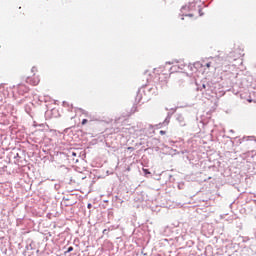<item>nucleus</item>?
<instances>
[{
  "label": "nucleus",
  "mask_w": 256,
  "mask_h": 256,
  "mask_svg": "<svg viewBox=\"0 0 256 256\" xmlns=\"http://www.w3.org/2000/svg\"><path fill=\"white\" fill-rule=\"evenodd\" d=\"M78 153L75 152V151H71L70 152V157H72V161L77 163L78 162V159H76L75 157H77Z\"/></svg>",
  "instance_id": "obj_3"
},
{
  "label": "nucleus",
  "mask_w": 256,
  "mask_h": 256,
  "mask_svg": "<svg viewBox=\"0 0 256 256\" xmlns=\"http://www.w3.org/2000/svg\"><path fill=\"white\" fill-rule=\"evenodd\" d=\"M91 207V204H88V208H90Z\"/></svg>",
  "instance_id": "obj_12"
},
{
  "label": "nucleus",
  "mask_w": 256,
  "mask_h": 256,
  "mask_svg": "<svg viewBox=\"0 0 256 256\" xmlns=\"http://www.w3.org/2000/svg\"><path fill=\"white\" fill-rule=\"evenodd\" d=\"M32 72L36 73L37 72V68H35V66L32 68Z\"/></svg>",
  "instance_id": "obj_10"
},
{
  "label": "nucleus",
  "mask_w": 256,
  "mask_h": 256,
  "mask_svg": "<svg viewBox=\"0 0 256 256\" xmlns=\"http://www.w3.org/2000/svg\"><path fill=\"white\" fill-rule=\"evenodd\" d=\"M159 134H160V135H165V134H166V132H165V131H163V130H160Z\"/></svg>",
  "instance_id": "obj_9"
},
{
  "label": "nucleus",
  "mask_w": 256,
  "mask_h": 256,
  "mask_svg": "<svg viewBox=\"0 0 256 256\" xmlns=\"http://www.w3.org/2000/svg\"><path fill=\"white\" fill-rule=\"evenodd\" d=\"M87 122H88V120L84 119V120L82 121V125H86Z\"/></svg>",
  "instance_id": "obj_8"
},
{
  "label": "nucleus",
  "mask_w": 256,
  "mask_h": 256,
  "mask_svg": "<svg viewBox=\"0 0 256 256\" xmlns=\"http://www.w3.org/2000/svg\"><path fill=\"white\" fill-rule=\"evenodd\" d=\"M249 103H252V100H248Z\"/></svg>",
  "instance_id": "obj_13"
},
{
  "label": "nucleus",
  "mask_w": 256,
  "mask_h": 256,
  "mask_svg": "<svg viewBox=\"0 0 256 256\" xmlns=\"http://www.w3.org/2000/svg\"><path fill=\"white\" fill-rule=\"evenodd\" d=\"M18 88H19L20 91L23 89L24 92H29V88L26 87L25 84L20 83V84L18 85Z\"/></svg>",
  "instance_id": "obj_4"
},
{
  "label": "nucleus",
  "mask_w": 256,
  "mask_h": 256,
  "mask_svg": "<svg viewBox=\"0 0 256 256\" xmlns=\"http://www.w3.org/2000/svg\"><path fill=\"white\" fill-rule=\"evenodd\" d=\"M211 66H212V63H211V62L205 64V67L208 68V69H209Z\"/></svg>",
  "instance_id": "obj_7"
},
{
  "label": "nucleus",
  "mask_w": 256,
  "mask_h": 256,
  "mask_svg": "<svg viewBox=\"0 0 256 256\" xmlns=\"http://www.w3.org/2000/svg\"><path fill=\"white\" fill-rule=\"evenodd\" d=\"M85 179V176H82L81 180Z\"/></svg>",
  "instance_id": "obj_11"
},
{
  "label": "nucleus",
  "mask_w": 256,
  "mask_h": 256,
  "mask_svg": "<svg viewBox=\"0 0 256 256\" xmlns=\"http://www.w3.org/2000/svg\"><path fill=\"white\" fill-rule=\"evenodd\" d=\"M8 97V91L0 87V102H3L4 99Z\"/></svg>",
  "instance_id": "obj_2"
},
{
  "label": "nucleus",
  "mask_w": 256,
  "mask_h": 256,
  "mask_svg": "<svg viewBox=\"0 0 256 256\" xmlns=\"http://www.w3.org/2000/svg\"><path fill=\"white\" fill-rule=\"evenodd\" d=\"M143 172H144L145 175L151 174V172L148 169H145V168H143Z\"/></svg>",
  "instance_id": "obj_6"
},
{
  "label": "nucleus",
  "mask_w": 256,
  "mask_h": 256,
  "mask_svg": "<svg viewBox=\"0 0 256 256\" xmlns=\"http://www.w3.org/2000/svg\"><path fill=\"white\" fill-rule=\"evenodd\" d=\"M40 81L39 76H36L35 74L33 77H28L26 79V83L32 86H38Z\"/></svg>",
  "instance_id": "obj_1"
},
{
  "label": "nucleus",
  "mask_w": 256,
  "mask_h": 256,
  "mask_svg": "<svg viewBox=\"0 0 256 256\" xmlns=\"http://www.w3.org/2000/svg\"><path fill=\"white\" fill-rule=\"evenodd\" d=\"M73 250H74V247L73 246H69L68 250H67V253H71V252H73Z\"/></svg>",
  "instance_id": "obj_5"
}]
</instances>
